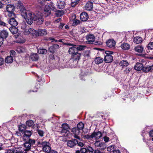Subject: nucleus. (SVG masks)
<instances>
[{"label": "nucleus", "instance_id": "1", "mask_svg": "<svg viewBox=\"0 0 153 153\" xmlns=\"http://www.w3.org/2000/svg\"><path fill=\"white\" fill-rule=\"evenodd\" d=\"M18 7L19 9L22 16L25 19L27 23L31 25L33 21H37L38 25H41L43 22L44 19L40 15L36 14L29 10H27L21 3H18Z\"/></svg>", "mask_w": 153, "mask_h": 153}, {"label": "nucleus", "instance_id": "2", "mask_svg": "<svg viewBox=\"0 0 153 153\" xmlns=\"http://www.w3.org/2000/svg\"><path fill=\"white\" fill-rule=\"evenodd\" d=\"M68 52L69 54L71 55V59L73 62H78L80 59L81 54L80 53H78L76 45L71 47L69 49Z\"/></svg>", "mask_w": 153, "mask_h": 153}, {"label": "nucleus", "instance_id": "3", "mask_svg": "<svg viewBox=\"0 0 153 153\" xmlns=\"http://www.w3.org/2000/svg\"><path fill=\"white\" fill-rule=\"evenodd\" d=\"M6 11L5 14L7 16L9 17H16V14L14 12L15 10V7L14 5L9 4L6 7Z\"/></svg>", "mask_w": 153, "mask_h": 153}, {"label": "nucleus", "instance_id": "4", "mask_svg": "<svg viewBox=\"0 0 153 153\" xmlns=\"http://www.w3.org/2000/svg\"><path fill=\"white\" fill-rule=\"evenodd\" d=\"M38 143L39 145H40V146L42 147L43 150L47 153L49 152L51 149V145L48 142L44 141L41 142L38 141Z\"/></svg>", "mask_w": 153, "mask_h": 153}, {"label": "nucleus", "instance_id": "5", "mask_svg": "<svg viewBox=\"0 0 153 153\" xmlns=\"http://www.w3.org/2000/svg\"><path fill=\"white\" fill-rule=\"evenodd\" d=\"M25 142L24 143L25 149L24 151H28L31 149V146L35 144V141L33 139H29V140L25 141Z\"/></svg>", "mask_w": 153, "mask_h": 153}, {"label": "nucleus", "instance_id": "6", "mask_svg": "<svg viewBox=\"0 0 153 153\" xmlns=\"http://www.w3.org/2000/svg\"><path fill=\"white\" fill-rule=\"evenodd\" d=\"M62 130L61 131V133L65 137H68L69 131V126L67 123L63 124L62 125Z\"/></svg>", "mask_w": 153, "mask_h": 153}, {"label": "nucleus", "instance_id": "7", "mask_svg": "<svg viewBox=\"0 0 153 153\" xmlns=\"http://www.w3.org/2000/svg\"><path fill=\"white\" fill-rule=\"evenodd\" d=\"M113 53L112 51H106L105 52L104 60L105 62L109 63L111 62L113 60V57L111 55Z\"/></svg>", "mask_w": 153, "mask_h": 153}, {"label": "nucleus", "instance_id": "8", "mask_svg": "<svg viewBox=\"0 0 153 153\" xmlns=\"http://www.w3.org/2000/svg\"><path fill=\"white\" fill-rule=\"evenodd\" d=\"M25 34L26 35L30 34L34 36H38V31L33 28H30L28 30L25 29Z\"/></svg>", "mask_w": 153, "mask_h": 153}, {"label": "nucleus", "instance_id": "9", "mask_svg": "<svg viewBox=\"0 0 153 153\" xmlns=\"http://www.w3.org/2000/svg\"><path fill=\"white\" fill-rule=\"evenodd\" d=\"M134 49L136 54L141 56L143 51L144 48L142 46L139 45L135 47Z\"/></svg>", "mask_w": 153, "mask_h": 153}, {"label": "nucleus", "instance_id": "10", "mask_svg": "<svg viewBox=\"0 0 153 153\" xmlns=\"http://www.w3.org/2000/svg\"><path fill=\"white\" fill-rule=\"evenodd\" d=\"M86 39L87 41L86 42L87 43L92 44L95 40V37L93 34H89L86 36Z\"/></svg>", "mask_w": 153, "mask_h": 153}, {"label": "nucleus", "instance_id": "11", "mask_svg": "<svg viewBox=\"0 0 153 153\" xmlns=\"http://www.w3.org/2000/svg\"><path fill=\"white\" fill-rule=\"evenodd\" d=\"M24 134L22 138L24 140L26 141L29 140L30 137L32 134L31 132L30 131L26 130L24 132Z\"/></svg>", "mask_w": 153, "mask_h": 153}, {"label": "nucleus", "instance_id": "12", "mask_svg": "<svg viewBox=\"0 0 153 153\" xmlns=\"http://www.w3.org/2000/svg\"><path fill=\"white\" fill-rule=\"evenodd\" d=\"M24 134L22 138L24 140L26 141L29 140L30 137L32 134L31 132L30 131L26 130L24 132Z\"/></svg>", "mask_w": 153, "mask_h": 153}, {"label": "nucleus", "instance_id": "13", "mask_svg": "<svg viewBox=\"0 0 153 153\" xmlns=\"http://www.w3.org/2000/svg\"><path fill=\"white\" fill-rule=\"evenodd\" d=\"M84 126L83 123L82 122H79L77 125V128H73L72 131L73 132L75 131L76 132H77L78 133L79 132V130H82L83 129Z\"/></svg>", "mask_w": 153, "mask_h": 153}, {"label": "nucleus", "instance_id": "14", "mask_svg": "<svg viewBox=\"0 0 153 153\" xmlns=\"http://www.w3.org/2000/svg\"><path fill=\"white\" fill-rule=\"evenodd\" d=\"M78 143V141L75 139H72L71 140H69L67 142V145L71 148L73 147Z\"/></svg>", "mask_w": 153, "mask_h": 153}, {"label": "nucleus", "instance_id": "15", "mask_svg": "<svg viewBox=\"0 0 153 153\" xmlns=\"http://www.w3.org/2000/svg\"><path fill=\"white\" fill-rule=\"evenodd\" d=\"M59 45L56 44H53L49 47L48 50L49 52L53 53L55 51L59 49Z\"/></svg>", "mask_w": 153, "mask_h": 153}, {"label": "nucleus", "instance_id": "16", "mask_svg": "<svg viewBox=\"0 0 153 153\" xmlns=\"http://www.w3.org/2000/svg\"><path fill=\"white\" fill-rule=\"evenodd\" d=\"M80 19L82 21H86L88 19V16L85 12H84L80 14Z\"/></svg>", "mask_w": 153, "mask_h": 153}, {"label": "nucleus", "instance_id": "17", "mask_svg": "<svg viewBox=\"0 0 153 153\" xmlns=\"http://www.w3.org/2000/svg\"><path fill=\"white\" fill-rule=\"evenodd\" d=\"M93 138H95V139H98L101 137L102 136V134L101 132L98 131L95 132L94 131L92 133Z\"/></svg>", "mask_w": 153, "mask_h": 153}, {"label": "nucleus", "instance_id": "18", "mask_svg": "<svg viewBox=\"0 0 153 153\" xmlns=\"http://www.w3.org/2000/svg\"><path fill=\"white\" fill-rule=\"evenodd\" d=\"M8 36V32L6 30H1L0 32V36L3 39H5Z\"/></svg>", "mask_w": 153, "mask_h": 153}, {"label": "nucleus", "instance_id": "19", "mask_svg": "<svg viewBox=\"0 0 153 153\" xmlns=\"http://www.w3.org/2000/svg\"><path fill=\"white\" fill-rule=\"evenodd\" d=\"M106 44L108 47L112 48L115 46V42L114 40L110 39L106 42Z\"/></svg>", "mask_w": 153, "mask_h": 153}, {"label": "nucleus", "instance_id": "20", "mask_svg": "<svg viewBox=\"0 0 153 153\" xmlns=\"http://www.w3.org/2000/svg\"><path fill=\"white\" fill-rule=\"evenodd\" d=\"M38 55L36 53H32L30 55V59L33 61H36L39 59Z\"/></svg>", "mask_w": 153, "mask_h": 153}, {"label": "nucleus", "instance_id": "21", "mask_svg": "<svg viewBox=\"0 0 153 153\" xmlns=\"http://www.w3.org/2000/svg\"><path fill=\"white\" fill-rule=\"evenodd\" d=\"M57 7L60 9H63L65 5V3L63 1L59 0L57 2Z\"/></svg>", "mask_w": 153, "mask_h": 153}, {"label": "nucleus", "instance_id": "22", "mask_svg": "<svg viewBox=\"0 0 153 153\" xmlns=\"http://www.w3.org/2000/svg\"><path fill=\"white\" fill-rule=\"evenodd\" d=\"M93 8V4L92 2L88 1L87 2L85 6V8L88 10H91Z\"/></svg>", "mask_w": 153, "mask_h": 153}, {"label": "nucleus", "instance_id": "23", "mask_svg": "<svg viewBox=\"0 0 153 153\" xmlns=\"http://www.w3.org/2000/svg\"><path fill=\"white\" fill-rule=\"evenodd\" d=\"M12 18L9 19L8 22L12 26H16L18 25V22L14 18L15 17H12Z\"/></svg>", "mask_w": 153, "mask_h": 153}, {"label": "nucleus", "instance_id": "24", "mask_svg": "<svg viewBox=\"0 0 153 153\" xmlns=\"http://www.w3.org/2000/svg\"><path fill=\"white\" fill-rule=\"evenodd\" d=\"M143 67V65L142 63L137 62L134 66V68L136 70L140 71L142 69Z\"/></svg>", "mask_w": 153, "mask_h": 153}, {"label": "nucleus", "instance_id": "25", "mask_svg": "<svg viewBox=\"0 0 153 153\" xmlns=\"http://www.w3.org/2000/svg\"><path fill=\"white\" fill-rule=\"evenodd\" d=\"M38 36L45 35L47 34L46 30L44 29H39L38 31Z\"/></svg>", "mask_w": 153, "mask_h": 153}, {"label": "nucleus", "instance_id": "26", "mask_svg": "<svg viewBox=\"0 0 153 153\" xmlns=\"http://www.w3.org/2000/svg\"><path fill=\"white\" fill-rule=\"evenodd\" d=\"M16 50L19 53H24L26 51V49L24 46H20L17 47Z\"/></svg>", "mask_w": 153, "mask_h": 153}, {"label": "nucleus", "instance_id": "27", "mask_svg": "<svg viewBox=\"0 0 153 153\" xmlns=\"http://www.w3.org/2000/svg\"><path fill=\"white\" fill-rule=\"evenodd\" d=\"M9 29L11 33L13 34L17 33L18 31V29L15 26H12L10 27Z\"/></svg>", "mask_w": 153, "mask_h": 153}, {"label": "nucleus", "instance_id": "28", "mask_svg": "<svg viewBox=\"0 0 153 153\" xmlns=\"http://www.w3.org/2000/svg\"><path fill=\"white\" fill-rule=\"evenodd\" d=\"M94 61L96 64H99L103 62V59L100 57H98L95 58Z\"/></svg>", "mask_w": 153, "mask_h": 153}, {"label": "nucleus", "instance_id": "29", "mask_svg": "<svg viewBox=\"0 0 153 153\" xmlns=\"http://www.w3.org/2000/svg\"><path fill=\"white\" fill-rule=\"evenodd\" d=\"M142 38L139 36L135 37L134 39V42L136 44H139L142 42Z\"/></svg>", "mask_w": 153, "mask_h": 153}, {"label": "nucleus", "instance_id": "30", "mask_svg": "<svg viewBox=\"0 0 153 153\" xmlns=\"http://www.w3.org/2000/svg\"><path fill=\"white\" fill-rule=\"evenodd\" d=\"M13 57L12 56H7L5 59V62L6 63H10L13 61Z\"/></svg>", "mask_w": 153, "mask_h": 153}, {"label": "nucleus", "instance_id": "31", "mask_svg": "<svg viewBox=\"0 0 153 153\" xmlns=\"http://www.w3.org/2000/svg\"><path fill=\"white\" fill-rule=\"evenodd\" d=\"M121 48L123 50H128L130 48V45L127 43H123L121 45Z\"/></svg>", "mask_w": 153, "mask_h": 153}, {"label": "nucleus", "instance_id": "32", "mask_svg": "<svg viewBox=\"0 0 153 153\" xmlns=\"http://www.w3.org/2000/svg\"><path fill=\"white\" fill-rule=\"evenodd\" d=\"M120 65L122 68L125 66H127L128 65V63L126 60H123L120 61L119 63Z\"/></svg>", "mask_w": 153, "mask_h": 153}, {"label": "nucleus", "instance_id": "33", "mask_svg": "<svg viewBox=\"0 0 153 153\" xmlns=\"http://www.w3.org/2000/svg\"><path fill=\"white\" fill-rule=\"evenodd\" d=\"M64 14V11L62 10H58L56 12L55 15L57 17H60Z\"/></svg>", "mask_w": 153, "mask_h": 153}, {"label": "nucleus", "instance_id": "34", "mask_svg": "<svg viewBox=\"0 0 153 153\" xmlns=\"http://www.w3.org/2000/svg\"><path fill=\"white\" fill-rule=\"evenodd\" d=\"M44 10L45 12H46L48 16L50 14L51 10L49 6L47 5H45Z\"/></svg>", "mask_w": 153, "mask_h": 153}, {"label": "nucleus", "instance_id": "35", "mask_svg": "<svg viewBox=\"0 0 153 153\" xmlns=\"http://www.w3.org/2000/svg\"><path fill=\"white\" fill-rule=\"evenodd\" d=\"M94 145L96 146L102 147L104 145V143L101 142L100 141H96L94 143Z\"/></svg>", "mask_w": 153, "mask_h": 153}, {"label": "nucleus", "instance_id": "36", "mask_svg": "<svg viewBox=\"0 0 153 153\" xmlns=\"http://www.w3.org/2000/svg\"><path fill=\"white\" fill-rule=\"evenodd\" d=\"M132 68L131 67H128L124 70V73L125 74H128L130 73L131 72Z\"/></svg>", "mask_w": 153, "mask_h": 153}, {"label": "nucleus", "instance_id": "37", "mask_svg": "<svg viewBox=\"0 0 153 153\" xmlns=\"http://www.w3.org/2000/svg\"><path fill=\"white\" fill-rule=\"evenodd\" d=\"M150 67L149 65H147L143 67L142 70L143 72L145 73H147L151 71L150 69Z\"/></svg>", "mask_w": 153, "mask_h": 153}, {"label": "nucleus", "instance_id": "38", "mask_svg": "<svg viewBox=\"0 0 153 153\" xmlns=\"http://www.w3.org/2000/svg\"><path fill=\"white\" fill-rule=\"evenodd\" d=\"M47 52L46 49H39L38 50V53L39 54H45Z\"/></svg>", "mask_w": 153, "mask_h": 153}, {"label": "nucleus", "instance_id": "39", "mask_svg": "<svg viewBox=\"0 0 153 153\" xmlns=\"http://www.w3.org/2000/svg\"><path fill=\"white\" fill-rule=\"evenodd\" d=\"M86 46L83 45H80L79 46H76V48L77 49V50L78 51H82L84 50Z\"/></svg>", "mask_w": 153, "mask_h": 153}, {"label": "nucleus", "instance_id": "40", "mask_svg": "<svg viewBox=\"0 0 153 153\" xmlns=\"http://www.w3.org/2000/svg\"><path fill=\"white\" fill-rule=\"evenodd\" d=\"M27 125L29 126H31L34 124L33 121L32 120H29L26 122Z\"/></svg>", "mask_w": 153, "mask_h": 153}, {"label": "nucleus", "instance_id": "41", "mask_svg": "<svg viewBox=\"0 0 153 153\" xmlns=\"http://www.w3.org/2000/svg\"><path fill=\"white\" fill-rule=\"evenodd\" d=\"M19 129L20 131H23L25 129V126L24 125H22L20 126L19 127Z\"/></svg>", "mask_w": 153, "mask_h": 153}, {"label": "nucleus", "instance_id": "42", "mask_svg": "<svg viewBox=\"0 0 153 153\" xmlns=\"http://www.w3.org/2000/svg\"><path fill=\"white\" fill-rule=\"evenodd\" d=\"M147 47L149 50H153V42H150L148 44Z\"/></svg>", "mask_w": 153, "mask_h": 153}, {"label": "nucleus", "instance_id": "43", "mask_svg": "<svg viewBox=\"0 0 153 153\" xmlns=\"http://www.w3.org/2000/svg\"><path fill=\"white\" fill-rule=\"evenodd\" d=\"M15 149H7L6 150V152L4 153H14Z\"/></svg>", "mask_w": 153, "mask_h": 153}, {"label": "nucleus", "instance_id": "44", "mask_svg": "<svg viewBox=\"0 0 153 153\" xmlns=\"http://www.w3.org/2000/svg\"><path fill=\"white\" fill-rule=\"evenodd\" d=\"M107 150L108 152L113 151L114 150V147L113 146L111 145L107 148Z\"/></svg>", "mask_w": 153, "mask_h": 153}, {"label": "nucleus", "instance_id": "45", "mask_svg": "<svg viewBox=\"0 0 153 153\" xmlns=\"http://www.w3.org/2000/svg\"><path fill=\"white\" fill-rule=\"evenodd\" d=\"M80 22V21L77 19H76L74 21L73 25V26H76L78 24H79Z\"/></svg>", "mask_w": 153, "mask_h": 153}, {"label": "nucleus", "instance_id": "46", "mask_svg": "<svg viewBox=\"0 0 153 153\" xmlns=\"http://www.w3.org/2000/svg\"><path fill=\"white\" fill-rule=\"evenodd\" d=\"M85 69H84L81 70V73L80 74L81 78L82 76H84L87 74L85 72Z\"/></svg>", "mask_w": 153, "mask_h": 153}, {"label": "nucleus", "instance_id": "47", "mask_svg": "<svg viewBox=\"0 0 153 153\" xmlns=\"http://www.w3.org/2000/svg\"><path fill=\"white\" fill-rule=\"evenodd\" d=\"M80 152L81 153H86L87 152V149L84 147L80 149Z\"/></svg>", "mask_w": 153, "mask_h": 153}, {"label": "nucleus", "instance_id": "48", "mask_svg": "<svg viewBox=\"0 0 153 153\" xmlns=\"http://www.w3.org/2000/svg\"><path fill=\"white\" fill-rule=\"evenodd\" d=\"M85 138L89 139H91L93 138L92 134L91 135L86 134L85 136Z\"/></svg>", "mask_w": 153, "mask_h": 153}, {"label": "nucleus", "instance_id": "49", "mask_svg": "<svg viewBox=\"0 0 153 153\" xmlns=\"http://www.w3.org/2000/svg\"><path fill=\"white\" fill-rule=\"evenodd\" d=\"M87 152H94V149L91 146H88L87 148Z\"/></svg>", "mask_w": 153, "mask_h": 153}, {"label": "nucleus", "instance_id": "50", "mask_svg": "<svg viewBox=\"0 0 153 153\" xmlns=\"http://www.w3.org/2000/svg\"><path fill=\"white\" fill-rule=\"evenodd\" d=\"M37 131L38 134L41 137H42L43 136L44 133L43 131L40 130H38Z\"/></svg>", "mask_w": 153, "mask_h": 153}, {"label": "nucleus", "instance_id": "51", "mask_svg": "<svg viewBox=\"0 0 153 153\" xmlns=\"http://www.w3.org/2000/svg\"><path fill=\"white\" fill-rule=\"evenodd\" d=\"M7 24L4 22L1 21V19H0V26L7 27Z\"/></svg>", "mask_w": 153, "mask_h": 153}, {"label": "nucleus", "instance_id": "52", "mask_svg": "<svg viewBox=\"0 0 153 153\" xmlns=\"http://www.w3.org/2000/svg\"><path fill=\"white\" fill-rule=\"evenodd\" d=\"M47 40H51L52 42H53L54 41L57 42H58V40H56L55 39L52 37H49L47 39H46Z\"/></svg>", "mask_w": 153, "mask_h": 153}, {"label": "nucleus", "instance_id": "53", "mask_svg": "<svg viewBox=\"0 0 153 153\" xmlns=\"http://www.w3.org/2000/svg\"><path fill=\"white\" fill-rule=\"evenodd\" d=\"M79 2L77 1H75L72 2L71 3V6L72 7H74Z\"/></svg>", "mask_w": 153, "mask_h": 153}, {"label": "nucleus", "instance_id": "54", "mask_svg": "<svg viewBox=\"0 0 153 153\" xmlns=\"http://www.w3.org/2000/svg\"><path fill=\"white\" fill-rule=\"evenodd\" d=\"M74 132L75 133V134L74 135V137L76 139L79 140L80 138V137L76 135L77 134H78V133H77V132L76 131V132L75 131Z\"/></svg>", "mask_w": 153, "mask_h": 153}, {"label": "nucleus", "instance_id": "55", "mask_svg": "<svg viewBox=\"0 0 153 153\" xmlns=\"http://www.w3.org/2000/svg\"><path fill=\"white\" fill-rule=\"evenodd\" d=\"M16 54V52L13 50H11L10 52V56H14Z\"/></svg>", "mask_w": 153, "mask_h": 153}, {"label": "nucleus", "instance_id": "56", "mask_svg": "<svg viewBox=\"0 0 153 153\" xmlns=\"http://www.w3.org/2000/svg\"><path fill=\"white\" fill-rule=\"evenodd\" d=\"M4 59L0 56V66L2 65L4 63Z\"/></svg>", "mask_w": 153, "mask_h": 153}, {"label": "nucleus", "instance_id": "57", "mask_svg": "<svg viewBox=\"0 0 153 153\" xmlns=\"http://www.w3.org/2000/svg\"><path fill=\"white\" fill-rule=\"evenodd\" d=\"M77 144H78V146L81 147H83L84 145V143L81 142H78V143Z\"/></svg>", "mask_w": 153, "mask_h": 153}, {"label": "nucleus", "instance_id": "58", "mask_svg": "<svg viewBox=\"0 0 153 153\" xmlns=\"http://www.w3.org/2000/svg\"><path fill=\"white\" fill-rule=\"evenodd\" d=\"M109 138L108 137H107L106 136H105L104 137V141L105 142H108L109 141Z\"/></svg>", "mask_w": 153, "mask_h": 153}, {"label": "nucleus", "instance_id": "59", "mask_svg": "<svg viewBox=\"0 0 153 153\" xmlns=\"http://www.w3.org/2000/svg\"><path fill=\"white\" fill-rule=\"evenodd\" d=\"M84 56L85 57H86L88 58H89L90 56L89 52L88 51L86 52L84 54Z\"/></svg>", "mask_w": 153, "mask_h": 153}, {"label": "nucleus", "instance_id": "60", "mask_svg": "<svg viewBox=\"0 0 153 153\" xmlns=\"http://www.w3.org/2000/svg\"><path fill=\"white\" fill-rule=\"evenodd\" d=\"M4 39L0 36V46L3 44Z\"/></svg>", "mask_w": 153, "mask_h": 153}, {"label": "nucleus", "instance_id": "61", "mask_svg": "<svg viewBox=\"0 0 153 153\" xmlns=\"http://www.w3.org/2000/svg\"><path fill=\"white\" fill-rule=\"evenodd\" d=\"M48 153H58V152L54 150L53 149H51V151H50V152Z\"/></svg>", "mask_w": 153, "mask_h": 153}, {"label": "nucleus", "instance_id": "62", "mask_svg": "<svg viewBox=\"0 0 153 153\" xmlns=\"http://www.w3.org/2000/svg\"><path fill=\"white\" fill-rule=\"evenodd\" d=\"M149 135L150 137H153V130L150 131L149 132Z\"/></svg>", "mask_w": 153, "mask_h": 153}, {"label": "nucleus", "instance_id": "63", "mask_svg": "<svg viewBox=\"0 0 153 153\" xmlns=\"http://www.w3.org/2000/svg\"><path fill=\"white\" fill-rule=\"evenodd\" d=\"M85 28L84 27H82L80 28V32L82 33H83L85 32Z\"/></svg>", "mask_w": 153, "mask_h": 153}, {"label": "nucleus", "instance_id": "64", "mask_svg": "<svg viewBox=\"0 0 153 153\" xmlns=\"http://www.w3.org/2000/svg\"><path fill=\"white\" fill-rule=\"evenodd\" d=\"M94 153H102V152L98 149H96L94 151Z\"/></svg>", "mask_w": 153, "mask_h": 153}]
</instances>
